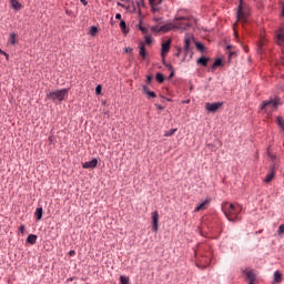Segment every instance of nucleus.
<instances>
[{
    "instance_id": "obj_50",
    "label": "nucleus",
    "mask_w": 284,
    "mask_h": 284,
    "mask_svg": "<svg viewBox=\"0 0 284 284\" xmlns=\"http://www.w3.org/2000/svg\"><path fill=\"white\" fill-rule=\"evenodd\" d=\"M152 31L153 32H159V29H156V27H152Z\"/></svg>"
},
{
    "instance_id": "obj_20",
    "label": "nucleus",
    "mask_w": 284,
    "mask_h": 284,
    "mask_svg": "<svg viewBox=\"0 0 284 284\" xmlns=\"http://www.w3.org/2000/svg\"><path fill=\"white\" fill-rule=\"evenodd\" d=\"M10 3L13 10H21V4L19 3V0H10Z\"/></svg>"
},
{
    "instance_id": "obj_54",
    "label": "nucleus",
    "mask_w": 284,
    "mask_h": 284,
    "mask_svg": "<svg viewBox=\"0 0 284 284\" xmlns=\"http://www.w3.org/2000/svg\"><path fill=\"white\" fill-rule=\"evenodd\" d=\"M126 52H132V49H126Z\"/></svg>"
},
{
    "instance_id": "obj_13",
    "label": "nucleus",
    "mask_w": 284,
    "mask_h": 284,
    "mask_svg": "<svg viewBox=\"0 0 284 284\" xmlns=\"http://www.w3.org/2000/svg\"><path fill=\"white\" fill-rule=\"evenodd\" d=\"M176 27L174 23H166L162 27H160V29H158V32H170V30H175Z\"/></svg>"
},
{
    "instance_id": "obj_3",
    "label": "nucleus",
    "mask_w": 284,
    "mask_h": 284,
    "mask_svg": "<svg viewBox=\"0 0 284 284\" xmlns=\"http://www.w3.org/2000/svg\"><path fill=\"white\" fill-rule=\"evenodd\" d=\"M68 89L54 90L47 93V99L53 101V103H61L68 97Z\"/></svg>"
},
{
    "instance_id": "obj_35",
    "label": "nucleus",
    "mask_w": 284,
    "mask_h": 284,
    "mask_svg": "<svg viewBox=\"0 0 284 284\" xmlns=\"http://www.w3.org/2000/svg\"><path fill=\"white\" fill-rule=\"evenodd\" d=\"M277 234H284V224L280 225Z\"/></svg>"
},
{
    "instance_id": "obj_30",
    "label": "nucleus",
    "mask_w": 284,
    "mask_h": 284,
    "mask_svg": "<svg viewBox=\"0 0 284 284\" xmlns=\"http://www.w3.org/2000/svg\"><path fill=\"white\" fill-rule=\"evenodd\" d=\"M268 156H270V159H271V161H273V165H275V169H276V161H278V158H276V155H273V154H270L268 153Z\"/></svg>"
},
{
    "instance_id": "obj_2",
    "label": "nucleus",
    "mask_w": 284,
    "mask_h": 284,
    "mask_svg": "<svg viewBox=\"0 0 284 284\" xmlns=\"http://www.w3.org/2000/svg\"><path fill=\"white\" fill-rule=\"evenodd\" d=\"M280 105H281V99L275 98V99L264 101L261 105V110L262 112L272 114V112H276V110H278Z\"/></svg>"
},
{
    "instance_id": "obj_36",
    "label": "nucleus",
    "mask_w": 284,
    "mask_h": 284,
    "mask_svg": "<svg viewBox=\"0 0 284 284\" xmlns=\"http://www.w3.org/2000/svg\"><path fill=\"white\" fill-rule=\"evenodd\" d=\"M149 97H151L152 99H156V93H154V91H149V93H146Z\"/></svg>"
},
{
    "instance_id": "obj_18",
    "label": "nucleus",
    "mask_w": 284,
    "mask_h": 284,
    "mask_svg": "<svg viewBox=\"0 0 284 284\" xmlns=\"http://www.w3.org/2000/svg\"><path fill=\"white\" fill-rule=\"evenodd\" d=\"M276 39H277V45H284V33H283V31H280L276 34Z\"/></svg>"
},
{
    "instance_id": "obj_41",
    "label": "nucleus",
    "mask_w": 284,
    "mask_h": 284,
    "mask_svg": "<svg viewBox=\"0 0 284 284\" xmlns=\"http://www.w3.org/2000/svg\"><path fill=\"white\" fill-rule=\"evenodd\" d=\"M232 57H236V52L230 51V52H229V59H232Z\"/></svg>"
},
{
    "instance_id": "obj_12",
    "label": "nucleus",
    "mask_w": 284,
    "mask_h": 284,
    "mask_svg": "<svg viewBox=\"0 0 284 284\" xmlns=\"http://www.w3.org/2000/svg\"><path fill=\"white\" fill-rule=\"evenodd\" d=\"M171 43H172L171 40L162 43V58L163 59H165V57H168V52H170Z\"/></svg>"
},
{
    "instance_id": "obj_56",
    "label": "nucleus",
    "mask_w": 284,
    "mask_h": 284,
    "mask_svg": "<svg viewBox=\"0 0 284 284\" xmlns=\"http://www.w3.org/2000/svg\"><path fill=\"white\" fill-rule=\"evenodd\" d=\"M244 50H245V52H247V49H246V48H244Z\"/></svg>"
},
{
    "instance_id": "obj_57",
    "label": "nucleus",
    "mask_w": 284,
    "mask_h": 284,
    "mask_svg": "<svg viewBox=\"0 0 284 284\" xmlns=\"http://www.w3.org/2000/svg\"><path fill=\"white\" fill-rule=\"evenodd\" d=\"M248 284H254V283H248Z\"/></svg>"
},
{
    "instance_id": "obj_31",
    "label": "nucleus",
    "mask_w": 284,
    "mask_h": 284,
    "mask_svg": "<svg viewBox=\"0 0 284 284\" xmlns=\"http://www.w3.org/2000/svg\"><path fill=\"white\" fill-rule=\"evenodd\" d=\"M143 6H145L144 0H140V1L138 2L139 14H141V7L143 8Z\"/></svg>"
},
{
    "instance_id": "obj_47",
    "label": "nucleus",
    "mask_w": 284,
    "mask_h": 284,
    "mask_svg": "<svg viewBox=\"0 0 284 284\" xmlns=\"http://www.w3.org/2000/svg\"><path fill=\"white\" fill-rule=\"evenodd\" d=\"M115 19L121 20V13H116Z\"/></svg>"
},
{
    "instance_id": "obj_27",
    "label": "nucleus",
    "mask_w": 284,
    "mask_h": 284,
    "mask_svg": "<svg viewBox=\"0 0 284 284\" xmlns=\"http://www.w3.org/2000/svg\"><path fill=\"white\" fill-rule=\"evenodd\" d=\"M120 283L121 284H130V277L121 275Z\"/></svg>"
},
{
    "instance_id": "obj_49",
    "label": "nucleus",
    "mask_w": 284,
    "mask_h": 284,
    "mask_svg": "<svg viewBox=\"0 0 284 284\" xmlns=\"http://www.w3.org/2000/svg\"><path fill=\"white\" fill-rule=\"evenodd\" d=\"M153 20H154L156 23H159V21H161L162 18H154Z\"/></svg>"
},
{
    "instance_id": "obj_21",
    "label": "nucleus",
    "mask_w": 284,
    "mask_h": 284,
    "mask_svg": "<svg viewBox=\"0 0 284 284\" xmlns=\"http://www.w3.org/2000/svg\"><path fill=\"white\" fill-rule=\"evenodd\" d=\"M27 243H30V245H34V244L37 243V235L30 234V235L27 237Z\"/></svg>"
},
{
    "instance_id": "obj_55",
    "label": "nucleus",
    "mask_w": 284,
    "mask_h": 284,
    "mask_svg": "<svg viewBox=\"0 0 284 284\" xmlns=\"http://www.w3.org/2000/svg\"><path fill=\"white\" fill-rule=\"evenodd\" d=\"M232 49V47L231 45H227V50H231Z\"/></svg>"
},
{
    "instance_id": "obj_52",
    "label": "nucleus",
    "mask_w": 284,
    "mask_h": 284,
    "mask_svg": "<svg viewBox=\"0 0 284 284\" xmlns=\"http://www.w3.org/2000/svg\"><path fill=\"white\" fill-rule=\"evenodd\" d=\"M4 57H6L7 61L10 59V54H8V53H6Z\"/></svg>"
},
{
    "instance_id": "obj_5",
    "label": "nucleus",
    "mask_w": 284,
    "mask_h": 284,
    "mask_svg": "<svg viewBox=\"0 0 284 284\" xmlns=\"http://www.w3.org/2000/svg\"><path fill=\"white\" fill-rule=\"evenodd\" d=\"M192 43H194V38L191 34H185L184 37V51H185V57L190 54V59L194 57V52L192 51Z\"/></svg>"
},
{
    "instance_id": "obj_48",
    "label": "nucleus",
    "mask_w": 284,
    "mask_h": 284,
    "mask_svg": "<svg viewBox=\"0 0 284 284\" xmlns=\"http://www.w3.org/2000/svg\"><path fill=\"white\" fill-rule=\"evenodd\" d=\"M118 6H119L120 8H125V4H123V3H121V2H118Z\"/></svg>"
},
{
    "instance_id": "obj_10",
    "label": "nucleus",
    "mask_w": 284,
    "mask_h": 284,
    "mask_svg": "<svg viewBox=\"0 0 284 284\" xmlns=\"http://www.w3.org/2000/svg\"><path fill=\"white\" fill-rule=\"evenodd\" d=\"M152 223H153V232H159V212L154 211L152 213Z\"/></svg>"
},
{
    "instance_id": "obj_11",
    "label": "nucleus",
    "mask_w": 284,
    "mask_h": 284,
    "mask_svg": "<svg viewBox=\"0 0 284 284\" xmlns=\"http://www.w3.org/2000/svg\"><path fill=\"white\" fill-rule=\"evenodd\" d=\"M98 164H99V160L93 159V160H91V161H89V162H84V163L82 164V168H83L84 170H90V169L97 168Z\"/></svg>"
},
{
    "instance_id": "obj_23",
    "label": "nucleus",
    "mask_w": 284,
    "mask_h": 284,
    "mask_svg": "<svg viewBox=\"0 0 284 284\" xmlns=\"http://www.w3.org/2000/svg\"><path fill=\"white\" fill-rule=\"evenodd\" d=\"M8 43H10V45H14L17 43V34L10 33Z\"/></svg>"
},
{
    "instance_id": "obj_38",
    "label": "nucleus",
    "mask_w": 284,
    "mask_h": 284,
    "mask_svg": "<svg viewBox=\"0 0 284 284\" xmlns=\"http://www.w3.org/2000/svg\"><path fill=\"white\" fill-rule=\"evenodd\" d=\"M140 30L143 34H148V28L140 26Z\"/></svg>"
},
{
    "instance_id": "obj_40",
    "label": "nucleus",
    "mask_w": 284,
    "mask_h": 284,
    "mask_svg": "<svg viewBox=\"0 0 284 284\" xmlns=\"http://www.w3.org/2000/svg\"><path fill=\"white\" fill-rule=\"evenodd\" d=\"M19 232H21V234H23L26 232V226L24 225H20L19 226Z\"/></svg>"
},
{
    "instance_id": "obj_46",
    "label": "nucleus",
    "mask_w": 284,
    "mask_h": 284,
    "mask_svg": "<svg viewBox=\"0 0 284 284\" xmlns=\"http://www.w3.org/2000/svg\"><path fill=\"white\" fill-rule=\"evenodd\" d=\"M158 110H164V106L161 104H156Z\"/></svg>"
},
{
    "instance_id": "obj_42",
    "label": "nucleus",
    "mask_w": 284,
    "mask_h": 284,
    "mask_svg": "<svg viewBox=\"0 0 284 284\" xmlns=\"http://www.w3.org/2000/svg\"><path fill=\"white\" fill-rule=\"evenodd\" d=\"M146 83H152V75L146 77Z\"/></svg>"
},
{
    "instance_id": "obj_16",
    "label": "nucleus",
    "mask_w": 284,
    "mask_h": 284,
    "mask_svg": "<svg viewBox=\"0 0 284 284\" xmlns=\"http://www.w3.org/2000/svg\"><path fill=\"white\" fill-rule=\"evenodd\" d=\"M210 62V59L205 58V57H201L200 59H197L196 63L197 65H203L204 68H207V63Z\"/></svg>"
},
{
    "instance_id": "obj_6",
    "label": "nucleus",
    "mask_w": 284,
    "mask_h": 284,
    "mask_svg": "<svg viewBox=\"0 0 284 284\" xmlns=\"http://www.w3.org/2000/svg\"><path fill=\"white\" fill-rule=\"evenodd\" d=\"M237 21H241L242 23H245V21H247V13L243 11V0H240Z\"/></svg>"
},
{
    "instance_id": "obj_26",
    "label": "nucleus",
    "mask_w": 284,
    "mask_h": 284,
    "mask_svg": "<svg viewBox=\"0 0 284 284\" xmlns=\"http://www.w3.org/2000/svg\"><path fill=\"white\" fill-rule=\"evenodd\" d=\"M156 81L158 83H163L165 81L163 73H156Z\"/></svg>"
},
{
    "instance_id": "obj_7",
    "label": "nucleus",
    "mask_w": 284,
    "mask_h": 284,
    "mask_svg": "<svg viewBox=\"0 0 284 284\" xmlns=\"http://www.w3.org/2000/svg\"><path fill=\"white\" fill-rule=\"evenodd\" d=\"M223 106V102H214V103H210L207 102L205 104V109L209 111V112H216V110H219L220 108Z\"/></svg>"
},
{
    "instance_id": "obj_22",
    "label": "nucleus",
    "mask_w": 284,
    "mask_h": 284,
    "mask_svg": "<svg viewBox=\"0 0 284 284\" xmlns=\"http://www.w3.org/2000/svg\"><path fill=\"white\" fill-rule=\"evenodd\" d=\"M120 28H121L123 34H128L129 29H128V24L124 22V20L120 21Z\"/></svg>"
},
{
    "instance_id": "obj_32",
    "label": "nucleus",
    "mask_w": 284,
    "mask_h": 284,
    "mask_svg": "<svg viewBox=\"0 0 284 284\" xmlns=\"http://www.w3.org/2000/svg\"><path fill=\"white\" fill-rule=\"evenodd\" d=\"M169 68V70H171V74L169 75V79H172V77H174V67H172V64L166 65Z\"/></svg>"
},
{
    "instance_id": "obj_33",
    "label": "nucleus",
    "mask_w": 284,
    "mask_h": 284,
    "mask_svg": "<svg viewBox=\"0 0 284 284\" xmlns=\"http://www.w3.org/2000/svg\"><path fill=\"white\" fill-rule=\"evenodd\" d=\"M223 62L221 61V59H217V60H215V62L213 63V70L215 69V68H219V65H221Z\"/></svg>"
},
{
    "instance_id": "obj_45",
    "label": "nucleus",
    "mask_w": 284,
    "mask_h": 284,
    "mask_svg": "<svg viewBox=\"0 0 284 284\" xmlns=\"http://www.w3.org/2000/svg\"><path fill=\"white\" fill-rule=\"evenodd\" d=\"M74 254H77V252H74L73 250L69 252V256H74Z\"/></svg>"
},
{
    "instance_id": "obj_28",
    "label": "nucleus",
    "mask_w": 284,
    "mask_h": 284,
    "mask_svg": "<svg viewBox=\"0 0 284 284\" xmlns=\"http://www.w3.org/2000/svg\"><path fill=\"white\" fill-rule=\"evenodd\" d=\"M99 32V29L97 27H91L90 28V34L91 37H94V34H97Z\"/></svg>"
},
{
    "instance_id": "obj_25",
    "label": "nucleus",
    "mask_w": 284,
    "mask_h": 284,
    "mask_svg": "<svg viewBox=\"0 0 284 284\" xmlns=\"http://www.w3.org/2000/svg\"><path fill=\"white\" fill-rule=\"evenodd\" d=\"M176 130L178 129H171L170 131H165L164 136L166 138L174 136V134H176Z\"/></svg>"
},
{
    "instance_id": "obj_29",
    "label": "nucleus",
    "mask_w": 284,
    "mask_h": 284,
    "mask_svg": "<svg viewBox=\"0 0 284 284\" xmlns=\"http://www.w3.org/2000/svg\"><path fill=\"white\" fill-rule=\"evenodd\" d=\"M195 47L197 48V50H200V52H203V50H205V47L201 42H195Z\"/></svg>"
},
{
    "instance_id": "obj_51",
    "label": "nucleus",
    "mask_w": 284,
    "mask_h": 284,
    "mask_svg": "<svg viewBox=\"0 0 284 284\" xmlns=\"http://www.w3.org/2000/svg\"><path fill=\"white\" fill-rule=\"evenodd\" d=\"M83 6H88V2L85 0H80Z\"/></svg>"
},
{
    "instance_id": "obj_14",
    "label": "nucleus",
    "mask_w": 284,
    "mask_h": 284,
    "mask_svg": "<svg viewBox=\"0 0 284 284\" xmlns=\"http://www.w3.org/2000/svg\"><path fill=\"white\" fill-rule=\"evenodd\" d=\"M207 205H210V200H205L204 202L200 203V204L194 209V212H203V210H207Z\"/></svg>"
},
{
    "instance_id": "obj_34",
    "label": "nucleus",
    "mask_w": 284,
    "mask_h": 284,
    "mask_svg": "<svg viewBox=\"0 0 284 284\" xmlns=\"http://www.w3.org/2000/svg\"><path fill=\"white\" fill-rule=\"evenodd\" d=\"M146 43V45H150L152 43V37L150 36H145V42L144 44Z\"/></svg>"
},
{
    "instance_id": "obj_53",
    "label": "nucleus",
    "mask_w": 284,
    "mask_h": 284,
    "mask_svg": "<svg viewBox=\"0 0 284 284\" xmlns=\"http://www.w3.org/2000/svg\"><path fill=\"white\" fill-rule=\"evenodd\" d=\"M0 54H3V55H4V54H6V51H3V50L0 49Z\"/></svg>"
},
{
    "instance_id": "obj_15",
    "label": "nucleus",
    "mask_w": 284,
    "mask_h": 284,
    "mask_svg": "<svg viewBox=\"0 0 284 284\" xmlns=\"http://www.w3.org/2000/svg\"><path fill=\"white\" fill-rule=\"evenodd\" d=\"M139 49L140 57H142V59H145V57H148V51L145 50V42H140Z\"/></svg>"
},
{
    "instance_id": "obj_44",
    "label": "nucleus",
    "mask_w": 284,
    "mask_h": 284,
    "mask_svg": "<svg viewBox=\"0 0 284 284\" xmlns=\"http://www.w3.org/2000/svg\"><path fill=\"white\" fill-rule=\"evenodd\" d=\"M175 57H181V48L178 49V52L175 53Z\"/></svg>"
},
{
    "instance_id": "obj_9",
    "label": "nucleus",
    "mask_w": 284,
    "mask_h": 284,
    "mask_svg": "<svg viewBox=\"0 0 284 284\" xmlns=\"http://www.w3.org/2000/svg\"><path fill=\"white\" fill-rule=\"evenodd\" d=\"M276 176V164H273L270 169V172L267 173L265 178V183H272V180Z\"/></svg>"
},
{
    "instance_id": "obj_37",
    "label": "nucleus",
    "mask_w": 284,
    "mask_h": 284,
    "mask_svg": "<svg viewBox=\"0 0 284 284\" xmlns=\"http://www.w3.org/2000/svg\"><path fill=\"white\" fill-rule=\"evenodd\" d=\"M143 92H144V94H149L151 92L150 88L148 85H144L143 87Z\"/></svg>"
},
{
    "instance_id": "obj_1",
    "label": "nucleus",
    "mask_w": 284,
    "mask_h": 284,
    "mask_svg": "<svg viewBox=\"0 0 284 284\" xmlns=\"http://www.w3.org/2000/svg\"><path fill=\"white\" fill-rule=\"evenodd\" d=\"M241 205L239 204H233L230 202H224L222 204V212H224L226 219L231 222L241 220L239 216V214H241Z\"/></svg>"
},
{
    "instance_id": "obj_17",
    "label": "nucleus",
    "mask_w": 284,
    "mask_h": 284,
    "mask_svg": "<svg viewBox=\"0 0 284 284\" xmlns=\"http://www.w3.org/2000/svg\"><path fill=\"white\" fill-rule=\"evenodd\" d=\"M245 276H246V278H248V281H250L248 283H254L256 281V275L251 271H247L245 273Z\"/></svg>"
},
{
    "instance_id": "obj_4",
    "label": "nucleus",
    "mask_w": 284,
    "mask_h": 284,
    "mask_svg": "<svg viewBox=\"0 0 284 284\" xmlns=\"http://www.w3.org/2000/svg\"><path fill=\"white\" fill-rule=\"evenodd\" d=\"M174 21L176 30H187V28H192V26H194V19L187 17H180Z\"/></svg>"
},
{
    "instance_id": "obj_19",
    "label": "nucleus",
    "mask_w": 284,
    "mask_h": 284,
    "mask_svg": "<svg viewBox=\"0 0 284 284\" xmlns=\"http://www.w3.org/2000/svg\"><path fill=\"white\" fill-rule=\"evenodd\" d=\"M34 215H36L37 221H41V219H43V207H38L36 210Z\"/></svg>"
},
{
    "instance_id": "obj_24",
    "label": "nucleus",
    "mask_w": 284,
    "mask_h": 284,
    "mask_svg": "<svg viewBox=\"0 0 284 284\" xmlns=\"http://www.w3.org/2000/svg\"><path fill=\"white\" fill-rule=\"evenodd\" d=\"M282 278H283V275L281 274V272L276 271L274 273V281H275V283H281Z\"/></svg>"
},
{
    "instance_id": "obj_43",
    "label": "nucleus",
    "mask_w": 284,
    "mask_h": 284,
    "mask_svg": "<svg viewBox=\"0 0 284 284\" xmlns=\"http://www.w3.org/2000/svg\"><path fill=\"white\" fill-rule=\"evenodd\" d=\"M234 34H235V41H241L240 39H239V32H234Z\"/></svg>"
},
{
    "instance_id": "obj_8",
    "label": "nucleus",
    "mask_w": 284,
    "mask_h": 284,
    "mask_svg": "<svg viewBox=\"0 0 284 284\" xmlns=\"http://www.w3.org/2000/svg\"><path fill=\"white\" fill-rule=\"evenodd\" d=\"M149 3L151 6V12L155 13L161 11V8H159V6L163 3V0H149Z\"/></svg>"
},
{
    "instance_id": "obj_39",
    "label": "nucleus",
    "mask_w": 284,
    "mask_h": 284,
    "mask_svg": "<svg viewBox=\"0 0 284 284\" xmlns=\"http://www.w3.org/2000/svg\"><path fill=\"white\" fill-rule=\"evenodd\" d=\"M95 94H101V84L95 88Z\"/></svg>"
}]
</instances>
